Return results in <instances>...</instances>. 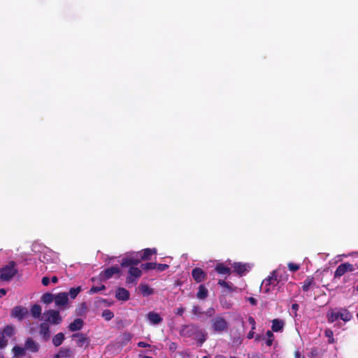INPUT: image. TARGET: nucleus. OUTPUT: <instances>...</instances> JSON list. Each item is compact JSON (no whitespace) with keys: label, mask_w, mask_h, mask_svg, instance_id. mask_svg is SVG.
I'll return each mask as SVG.
<instances>
[{"label":"nucleus","mask_w":358,"mask_h":358,"mask_svg":"<svg viewBox=\"0 0 358 358\" xmlns=\"http://www.w3.org/2000/svg\"><path fill=\"white\" fill-rule=\"evenodd\" d=\"M214 358H227L225 356L222 355H217Z\"/></svg>","instance_id":"052dcab7"},{"label":"nucleus","mask_w":358,"mask_h":358,"mask_svg":"<svg viewBox=\"0 0 358 358\" xmlns=\"http://www.w3.org/2000/svg\"><path fill=\"white\" fill-rule=\"evenodd\" d=\"M6 290L3 288L0 289V298L5 296L6 294Z\"/></svg>","instance_id":"5fc2aeb1"},{"label":"nucleus","mask_w":358,"mask_h":358,"mask_svg":"<svg viewBox=\"0 0 358 358\" xmlns=\"http://www.w3.org/2000/svg\"><path fill=\"white\" fill-rule=\"evenodd\" d=\"M129 292L123 287H118L115 292V297L117 300L126 301L129 299Z\"/></svg>","instance_id":"6ab92c4d"},{"label":"nucleus","mask_w":358,"mask_h":358,"mask_svg":"<svg viewBox=\"0 0 358 358\" xmlns=\"http://www.w3.org/2000/svg\"><path fill=\"white\" fill-rule=\"evenodd\" d=\"M234 271L239 275H243L247 271V264L241 262H234L232 265Z\"/></svg>","instance_id":"b1692460"},{"label":"nucleus","mask_w":358,"mask_h":358,"mask_svg":"<svg viewBox=\"0 0 358 358\" xmlns=\"http://www.w3.org/2000/svg\"><path fill=\"white\" fill-rule=\"evenodd\" d=\"M140 262L141 259L139 256H136V253H135L134 256L124 258L122 261L121 266L122 267L131 266L138 265Z\"/></svg>","instance_id":"f8f14e48"},{"label":"nucleus","mask_w":358,"mask_h":358,"mask_svg":"<svg viewBox=\"0 0 358 358\" xmlns=\"http://www.w3.org/2000/svg\"><path fill=\"white\" fill-rule=\"evenodd\" d=\"M324 334L329 338V343H334L335 342V340L334 338V333L331 329H326L324 331Z\"/></svg>","instance_id":"a19ab883"},{"label":"nucleus","mask_w":358,"mask_h":358,"mask_svg":"<svg viewBox=\"0 0 358 358\" xmlns=\"http://www.w3.org/2000/svg\"><path fill=\"white\" fill-rule=\"evenodd\" d=\"M83 320L80 318H77L69 324L68 328L71 331L74 332L80 330L83 327Z\"/></svg>","instance_id":"5701e85b"},{"label":"nucleus","mask_w":358,"mask_h":358,"mask_svg":"<svg viewBox=\"0 0 358 358\" xmlns=\"http://www.w3.org/2000/svg\"><path fill=\"white\" fill-rule=\"evenodd\" d=\"M146 318L152 324L157 325L163 321V318L157 313L150 311L146 315Z\"/></svg>","instance_id":"a211bd4d"},{"label":"nucleus","mask_w":358,"mask_h":358,"mask_svg":"<svg viewBox=\"0 0 358 358\" xmlns=\"http://www.w3.org/2000/svg\"><path fill=\"white\" fill-rule=\"evenodd\" d=\"M248 322L251 325L252 330H255L256 329V322L253 317L249 316Z\"/></svg>","instance_id":"c03bdc74"},{"label":"nucleus","mask_w":358,"mask_h":358,"mask_svg":"<svg viewBox=\"0 0 358 358\" xmlns=\"http://www.w3.org/2000/svg\"><path fill=\"white\" fill-rule=\"evenodd\" d=\"M55 295H54L50 292L45 293L41 296V301L43 303L49 304V303H52L53 301H55Z\"/></svg>","instance_id":"2f4dec72"},{"label":"nucleus","mask_w":358,"mask_h":358,"mask_svg":"<svg viewBox=\"0 0 358 358\" xmlns=\"http://www.w3.org/2000/svg\"><path fill=\"white\" fill-rule=\"evenodd\" d=\"M123 339L126 341H129L131 338V335L129 333L125 332L122 335Z\"/></svg>","instance_id":"de8ad7c7"},{"label":"nucleus","mask_w":358,"mask_h":358,"mask_svg":"<svg viewBox=\"0 0 358 358\" xmlns=\"http://www.w3.org/2000/svg\"><path fill=\"white\" fill-rule=\"evenodd\" d=\"M184 311L185 308L182 307H180L176 309V314L181 316L184 313Z\"/></svg>","instance_id":"3c124183"},{"label":"nucleus","mask_w":358,"mask_h":358,"mask_svg":"<svg viewBox=\"0 0 358 358\" xmlns=\"http://www.w3.org/2000/svg\"><path fill=\"white\" fill-rule=\"evenodd\" d=\"M357 317H358V313H357Z\"/></svg>","instance_id":"69168bd1"},{"label":"nucleus","mask_w":358,"mask_h":358,"mask_svg":"<svg viewBox=\"0 0 358 358\" xmlns=\"http://www.w3.org/2000/svg\"><path fill=\"white\" fill-rule=\"evenodd\" d=\"M82 288L80 286L76 287H72L69 290V296L71 299H74L78 295V294L81 292Z\"/></svg>","instance_id":"f704fd0d"},{"label":"nucleus","mask_w":358,"mask_h":358,"mask_svg":"<svg viewBox=\"0 0 358 358\" xmlns=\"http://www.w3.org/2000/svg\"><path fill=\"white\" fill-rule=\"evenodd\" d=\"M137 345L140 348H147V347H150V345L145 343V342H143V341H140L137 343Z\"/></svg>","instance_id":"8fccbe9b"},{"label":"nucleus","mask_w":358,"mask_h":358,"mask_svg":"<svg viewBox=\"0 0 358 358\" xmlns=\"http://www.w3.org/2000/svg\"><path fill=\"white\" fill-rule=\"evenodd\" d=\"M30 311L32 317L36 319H38L41 317L42 314V308L38 304H34L31 306Z\"/></svg>","instance_id":"c85d7f7f"},{"label":"nucleus","mask_w":358,"mask_h":358,"mask_svg":"<svg viewBox=\"0 0 358 358\" xmlns=\"http://www.w3.org/2000/svg\"><path fill=\"white\" fill-rule=\"evenodd\" d=\"M254 331L255 330L251 329L250 331L248 334L247 338L248 339H252V338H255V331Z\"/></svg>","instance_id":"603ef678"},{"label":"nucleus","mask_w":358,"mask_h":358,"mask_svg":"<svg viewBox=\"0 0 358 358\" xmlns=\"http://www.w3.org/2000/svg\"><path fill=\"white\" fill-rule=\"evenodd\" d=\"M51 281L53 283H57L58 282V278L57 276H52L51 278Z\"/></svg>","instance_id":"4d7b16f0"},{"label":"nucleus","mask_w":358,"mask_h":358,"mask_svg":"<svg viewBox=\"0 0 358 358\" xmlns=\"http://www.w3.org/2000/svg\"><path fill=\"white\" fill-rule=\"evenodd\" d=\"M197 327V325L192 324L183 325L180 331V335L186 338L193 337Z\"/></svg>","instance_id":"1a4fd4ad"},{"label":"nucleus","mask_w":358,"mask_h":358,"mask_svg":"<svg viewBox=\"0 0 358 358\" xmlns=\"http://www.w3.org/2000/svg\"><path fill=\"white\" fill-rule=\"evenodd\" d=\"M262 338V336L259 334H257L255 336V341H259Z\"/></svg>","instance_id":"13d9d810"},{"label":"nucleus","mask_w":358,"mask_h":358,"mask_svg":"<svg viewBox=\"0 0 358 358\" xmlns=\"http://www.w3.org/2000/svg\"><path fill=\"white\" fill-rule=\"evenodd\" d=\"M102 317L106 320L109 321L114 317V313L109 309H106L102 312Z\"/></svg>","instance_id":"e433bc0d"},{"label":"nucleus","mask_w":358,"mask_h":358,"mask_svg":"<svg viewBox=\"0 0 358 358\" xmlns=\"http://www.w3.org/2000/svg\"><path fill=\"white\" fill-rule=\"evenodd\" d=\"M156 263L155 262H148L145 264H142L141 267L142 269L145 271H149V270H155Z\"/></svg>","instance_id":"4c0bfd02"},{"label":"nucleus","mask_w":358,"mask_h":358,"mask_svg":"<svg viewBox=\"0 0 358 358\" xmlns=\"http://www.w3.org/2000/svg\"><path fill=\"white\" fill-rule=\"evenodd\" d=\"M288 268L292 272H296L300 268V266L299 264L291 262L288 264Z\"/></svg>","instance_id":"37998d69"},{"label":"nucleus","mask_w":358,"mask_h":358,"mask_svg":"<svg viewBox=\"0 0 358 358\" xmlns=\"http://www.w3.org/2000/svg\"><path fill=\"white\" fill-rule=\"evenodd\" d=\"M192 313L196 317H200L204 313L201 308L199 306H194L192 307Z\"/></svg>","instance_id":"58836bf2"},{"label":"nucleus","mask_w":358,"mask_h":358,"mask_svg":"<svg viewBox=\"0 0 358 358\" xmlns=\"http://www.w3.org/2000/svg\"><path fill=\"white\" fill-rule=\"evenodd\" d=\"M279 282H280V280L278 279V271H274L271 276L263 280L262 287L264 289V292L269 293L271 291V288L277 286Z\"/></svg>","instance_id":"7ed1b4c3"},{"label":"nucleus","mask_w":358,"mask_h":358,"mask_svg":"<svg viewBox=\"0 0 358 358\" xmlns=\"http://www.w3.org/2000/svg\"><path fill=\"white\" fill-rule=\"evenodd\" d=\"M278 279L280 280V282L286 280L285 278H282V275L281 274H280L279 272H278Z\"/></svg>","instance_id":"bf43d9fd"},{"label":"nucleus","mask_w":358,"mask_h":358,"mask_svg":"<svg viewBox=\"0 0 358 358\" xmlns=\"http://www.w3.org/2000/svg\"><path fill=\"white\" fill-rule=\"evenodd\" d=\"M155 270H157L158 271L162 272L165 270H166L169 266L166 264H157L156 263Z\"/></svg>","instance_id":"79ce46f5"},{"label":"nucleus","mask_w":358,"mask_h":358,"mask_svg":"<svg viewBox=\"0 0 358 358\" xmlns=\"http://www.w3.org/2000/svg\"><path fill=\"white\" fill-rule=\"evenodd\" d=\"M157 253L156 248H146L136 252V256H139L141 261L149 260L151 256Z\"/></svg>","instance_id":"ddd939ff"},{"label":"nucleus","mask_w":358,"mask_h":358,"mask_svg":"<svg viewBox=\"0 0 358 358\" xmlns=\"http://www.w3.org/2000/svg\"><path fill=\"white\" fill-rule=\"evenodd\" d=\"M4 337L10 338L14 334V328L12 326L7 325L4 327L3 332L1 333Z\"/></svg>","instance_id":"72a5a7b5"},{"label":"nucleus","mask_w":358,"mask_h":358,"mask_svg":"<svg viewBox=\"0 0 358 358\" xmlns=\"http://www.w3.org/2000/svg\"><path fill=\"white\" fill-rule=\"evenodd\" d=\"M176 344L174 343H172L171 346H170V349H173V348H176Z\"/></svg>","instance_id":"680f3d73"},{"label":"nucleus","mask_w":358,"mask_h":358,"mask_svg":"<svg viewBox=\"0 0 358 358\" xmlns=\"http://www.w3.org/2000/svg\"><path fill=\"white\" fill-rule=\"evenodd\" d=\"M41 282L43 285L48 286L50 283V278L48 277L45 276L42 278Z\"/></svg>","instance_id":"49530a36"},{"label":"nucleus","mask_w":358,"mask_h":358,"mask_svg":"<svg viewBox=\"0 0 358 358\" xmlns=\"http://www.w3.org/2000/svg\"><path fill=\"white\" fill-rule=\"evenodd\" d=\"M218 285H220L221 287L225 288L228 292H231L234 291V289H235V287H233L232 283L229 284L223 280H219Z\"/></svg>","instance_id":"473e14b6"},{"label":"nucleus","mask_w":358,"mask_h":358,"mask_svg":"<svg viewBox=\"0 0 358 358\" xmlns=\"http://www.w3.org/2000/svg\"><path fill=\"white\" fill-rule=\"evenodd\" d=\"M139 290L144 296H150L154 293V289L147 284L140 285Z\"/></svg>","instance_id":"cd10ccee"},{"label":"nucleus","mask_w":358,"mask_h":358,"mask_svg":"<svg viewBox=\"0 0 358 358\" xmlns=\"http://www.w3.org/2000/svg\"><path fill=\"white\" fill-rule=\"evenodd\" d=\"M248 301L250 302V303L252 306H255L257 303V301L256 299H255L252 296H250L248 299Z\"/></svg>","instance_id":"09e8293b"},{"label":"nucleus","mask_w":358,"mask_h":358,"mask_svg":"<svg viewBox=\"0 0 358 358\" xmlns=\"http://www.w3.org/2000/svg\"><path fill=\"white\" fill-rule=\"evenodd\" d=\"M299 306L297 303H293L292 305V310L295 313L299 310Z\"/></svg>","instance_id":"864d4df0"},{"label":"nucleus","mask_w":358,"mask_h":358,"mask_svg":"<svg viewBox=\"0 0 358 358\" xmlns=\"http://www.w3.org/2000/svg\"><path fill=\"white\" fill-rule=\"evenodd\" d=\"M86 309H87V306H86L85 303H83L80 306V308L78 309V314L80 315L82 313V312L85 311Z\"/></svg>","instance_id":"a18cd8bd"},{"label":"nucleus","mask_w":358,"mask_h":358,"mask_svg":"<svg viewBox=\"0 0 358 358\" xmlns=\"http://www.w3.org/2000/svg\"><path fill=\"white\" fill-rule=\"evenodd\" d=\"M45 317V322L50 323L52 324L58 325L62 322L59 312L56 310L50 309L43 313Z\"/></svg>","instance_id":"20e7f679"},{"label":"nucleus","mask_w":358,"mask_h":358,"mask_svg":"<svg viewBox=\"0 0 358 358\" xmlns=\"http://www.w3.org/2000/svg\"><path fill=\"white\" fill-rule=\"evenodd\" d=\"M120 269L118 266H111L106 268L104 271L100 273V275L104 280L110 279L114 274L120 273Z\"/></svg>","instance_id":"f3484780"},{"label":"nucleus","mask_w":358,"mask_h":358,"mask_svg":"<svg viewBox=\"0 0 358 358\" xmlns=\"http://www.w3.org/2000/svg\"><path fill=\"white\" fill-rule=\"evenodd\" d=\"M143 358H152V357H149V356H144Z\"/></svg>","instance_id":"0e129e2a"},{"label":"nucleus","mask_w":358,"mask_h":358,"mask_svg":"<svg viewBox=\"0 0 358 358\" xmlns=\"http://www.w3.org/2000/svg\"><path fill=\"white\" fill-rule=\"evenodd\" d=\"M355 266L349 263L345 262L340 264L334 272V277L335 279L340 278L348 272H353L355 271Z\"/></svg>","instance_id":"423d86ee"},{"label":"nucleus","mask_w":358,"mask_h":358,"mask_svg":"<svg viewBox=\"0 0 358 358\" xmlns=\"http://www.w3.org/2000/svg\"><path fill=\"white\" fill-rule=\"evenodd\" d=\"M314 284V278L311 276H308L303 282L302 289L304 292H307L311 285Z\"/></svg>","instance_id":"7c9ffc66"},{"label":"nucleus","mask_w":358,"mask_h":358,"mask_svg":"<svg viewBox=\"0 0 358 358\" xmlns=\"http://www.w3.org/2000/svg\"><path fill=\"white\" fill-rule=\"evenodd\" d=\"M284 327V322L279 319H273L272 320V331L278 332L282 330Z\"/></svg>","instance_id":"bb28decb"},{"label":"nucleus","mask_w":358,"mask_h":358,"mask_svg":"<svg viewBox=\"0 0 358 358\" xmlns=\"http://www.w3.org/2000/svg\"><path fill=\"white\" fill-rule=\"evenodd\" d=\"M192 275L196 282H201L206 279V273L201 268L196 267L192 269Z\"/></svg>","instance_id":"2eb2a0df"},{"label":"nucleus","mask_w":358,"mask_h":358,"mask_svg":"<svg viewBox=\"0 0 358 358\" xmlns=\"http://www.w3.org/2000/svg\"><path fill=\"white\" fill-rule=\"evenodd\" d=\"M257 358H259V357H257Z\"/></svg>","instance_id":"338daca9"},{"label":"nucleus","mask_w":358,"mask_h":358,"mask_svg":"<svg viewBox=\"0 0 358 358\" xmlns=\"http://www.w3.org/2000/svg\"><path fill=\"white\" fill-rule=\"evenodd\" d=\"M73 338H76V344L78 347H83L85 343H87V345L89 343V339L86 335L80 333H76L72 335Z\"/></svg>","instance_id":"412c9836"},{"label":"nucleus","mask_w":358,"mask_h":358,"mask_svg":"<svg viewBox=\"0 0 358 358\" xmlns=\"http://www.w3.org/2000/svg\"><path fill=\"white\" fill-rule=\"evenodd\" d=\"M301 352L299 350L295 351L294 357L295 358H301Z\"/></svg>","instance_id":"6e6d98bb"},{"label":"nucleus","mask_w":358,"mask_h":358,"mask_svg":"<svg viewBox=\"0 0 358 358\" xmlns=\"http://www.w3.org/2000/svg\"><path fill=\"white\" fill-rule=\"evenodd\" d=\"M15 262L10 261L7 265L1 268L0 280L1 281L10 280L17 273V269L15 268Z\"/></svg>","instance_id":"f257e3e1"},{"label":"nucleus","mask_w":358,"mask_h":358,"mask_svg":"<svg viewBox=\"0 0 358 358\" xmlns=\"http://www.w3.org/2000/svg\"><path fill=\"white\" fill-rule=\"evenodd\" d=\"M142 274L141 270L137 267L130 266L129 268V275L127 277L126 282L127 284L136 283V279L140 278Z\"/></svg>","instance_id":"6e6552de"},{"label":"nucleus","mask_w":358,"mask_h":358,"mask_svg":"<svg viewBox=\"0 0 358 358\" xmlns=\"http://www.w3.org/2000/svg\"><path fill=\"white\" fill-rule=\"evenodd\" d=\"M203 358H211V357L209 355H206V356L203 357Z\"/></svg>","instance_id":"e2e57ef3"},{"label":"nucleus","mask_w":358,"mask_h":358,"mask_svg":"<svg viewBox=\"0 0 358 358\" xmlns=\"http://www.w3.org/2000/svg\"><path fill=\"white\" fill-rule=\"evenodd\" d=\"M24 348L26 350L31 352H37L39 350V344L32 338H27L24 342Z\"/></svg>","instance_id":"dca6fc26"},{"label":"nucleus","mask_w":358,"mask_h":358,"mask_svg":"<svg viewBox=\"0 0 358 358\" xmlns=\"http://www.w3.org/2000/svg\"><path fill=\"white\" fill-rule=\"evenodd\" d=\"M28 314L27 308L21 306H15L10 313L11 317L17 318L19 321H22Z\"/></svg>","instance_id":"0eeeda50"},{"label":"nucleus","mask_w":358,"mask_h":358,"mask_svg":"<svg viewBox=\"0 0 358 358\" xmlns=\"http://www.w3.org/2000/svg\"><path fill=\"white\" fill-rule=\"evenodd\" d=\"M215 271L220 275H229L231 273V268L224 263H217L215 265Z\"/></svg>","instance_id":"aec40b11"},{"label":"nucleus","mask_w":358,"mask_h":358,"mask_svg":"<svg viewBox=\"0 0 358 358\" xmlns=\"http://www.w3.org/2000/svg\"><path fill=\"white\" fill-rule=\"evenodd\" d=\"M211 327L214 331L222 333L228 329L229 324L224 317L217 316L211 320Z\"/></svg>","instance_id":"39448f33"},{"label":"nucleus","mask_w":358,"mask_h":358,"mask_svg":"<svg viewBox=\"0 0 358 358\" xmlns=\"http://www.w3.org/2000/svg\"><path fill=\"white\" fill-rule=\"evenodd\" d=\"M327 320L330 323H333L338 319L343 320L344 322L350 321L352 315L345 308H341L339 311L331 310L327 313Z\"/></svg>","instance_id":"f03ea898"},{"label":"nucleus","mask_w":358,"mask_h":358,"mask_svg":"<svg viewBox=\"0 0 358 358\" xmlns=\"http://www.w3.org/2000/svg\"><path fill=\"white\" fill-rule=\"evenodd\" d=\"M208 296V289L205 287L204 285H200L198 288V292L196 293V297L199 299H206Z\"/></svg>","instance_id":"a878e982"},{"label":"nucleus","mask_w":358,"mask_h":358,"mask_svg":"<svg viewBox=\"0 0 358 358\" xmlns=\"http://www.w3.org/2000/svg\"><path fill=\"white\" fill-rule=\"evenodd\" d=\"M266 344L267 346H271L274 339V335L272 331L268 330L266 333Z\"/></svg>","instance_id":"c9c22d12"},{"label":"nucleus","mask_w":358,"mask_h":358,"mask_svg":"<svg viewBox=\"0 0 358 358\" xmlns=\"http://www.w3.org/2000/svg\"><path fill=\"white\" fill-rule=\"evenodd\" d=\"M25 351L26 350L24 347L22 348L19 345H15L12 349L14 358H20L24 357L26 354Z\"/></svg>","instance_id":"393cba45"},{"label":"nucleus","mask_w":358,"mask_h":358,"mask_svg":"<svg viewBox=\"0 0 358 358\" xmlns=\"http://www.w3.org/2000/svg\"><path fill=\"white\" fill-rule=\"evenodd\" d=\"M73 356V352L69 348H61L54 358H71Z\"/></svg>","instance_id":"4be33fe9"},{"label":"nucleus","mask_w":358,"mask_h":358,"mask_svg":"<svg viewBox=\"0 0 358 358\" xmlns=\"http://www.w3.org/2000/svg\"><path fill=\"white\" fill-rule=\"evenodd\" d=\"M39 334L45 341H48L50 337V330L49 324L41 322L39 325Z\"/></svg>","instance_id":"4468645a"},{"label":"nucleus","mask_w":358,"mask_h":358,"mask_svg":"<svg viewBox=\"0 0 358 358\" xmlns=\"http://www.w3.org/2000/svg\"><path fill=\"white\" fill-rule=\"evenodd\" d=\"M207 332L198 326L196 331L193 336L194 340L196 341L197 345L201 347L207 339Z\"/></svg>","instance_id":"9d476101"},{"label":"nucleus","mask_w":358,"mask_h":358,"mask_svg":"<svg viewBox=\"0 0 358 358\" xmlns=\"http://www.w3.org/2000/svg\"><path fill=\"white\" fill-rule=\"evenodd\" d=\"M55 305L57 307H65L69 302V294L67 292H60L55 296Z\"/></svg>","instance_id":"9b49d317"},{"label":"nucleus","mask_w":358,"mask_h":358,"mask_svg":"<svg viewBox=\"0 0 358 358\" xmlns=\"http://www.w3.org/2000/svg\"><path fill=\"white\" fill-rule=\"evenodd\" d=\"M106 289V286L103 285H101V286H93L90 288V289L89 290V294H93L94 293H97L101 290H105Z\"/></svg>","instance_id":"ea45409f"},{"label":"nucleus","mask_w":358,"mask_h":358,"mask_svg":"<svg viewBox=\"0 0 358 358\" xmlns=\"http://www.w3.org/2000/svg\"><path fill=\"white\" fill-rule=\"evenodd\" d=\"M64 338L65 336L63 333H58L52 338V343L55 347H58L62 344Z\"/></svg>","instance_id":"c756f323"}]
</instances>
